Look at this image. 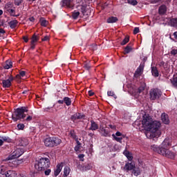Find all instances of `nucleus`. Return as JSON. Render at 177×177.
<instances>
[{"label":"nucleus","instance_id":"1","mask_svg":"<svg viewBox=\"0 0 177 177\" xmlns=\"http://www.w3.org/2000/svg\"><path fill=\"white\" fill-rule=\"evenodd\" d=\"M141 125L147 131L145 135L148 139H158L161 136V123L153 120L150 115L145 114L142 116Z\"/></svg>","mask_w":177,"mask_h":177},{"label":"nucleus","instance_id":"2","mask_svg":"<svg viewBox=\"0 0 177 177\" xmlns=\"http://www.w3.org/2000/svg\"><path fill=\"white\" fill-rule=\"evenodd\" d=\"M172 146V139L169 138H167L162 142L160 147L156 145H153L151 147V150L160 154L161 156H164L165 157H167V158H175V153L169 151V147Z\"/></svg>","mask_w":177,"mask_h":177},{"label":"nucleus","instance_id":"3","mask_svg":"<svg viewBox=\"0 0 177 177\" xmlns=\"http://www.w3.org/2000/svg\"><path fill=\"white\" fill-rule=\"evenodd\" d=\"M50 165V162L49 161V158H41L39 160L36 161L35 163V171L34 174H37V172H41L42 171H45L47 168H48Z\"/></svg>","mask_w":177,"mask_h":177},{"label":"nucleus","instance_id":"4","mask_svg":"<svg viewBox=\"0 0 177 177\" xmlns=\"http://www.w3.org/2000/svg\"><path fill=\"white\" fill-rule=\"evenodd\" d=\"M26 113H28V109L26 106H21L17 108L12 115V119L15 122L19 121V120H24L26 117Z\"/></svg>","mask_w":177,"mask_h":177},{"label":"nucleus","instance_id":"5","mask_svg":"<svg viewBox=\"0 0 177 177\" xmlns=\"http://www.w3.org/2000/svg\"><path fill=\"white\" fill-rule=\"evenodd\" d=\"M24 153V149L21 147L17 148L11 155L8 156V160H15V158H19L20 156L23 155Z\"/></svg>","mask_w":177,"mask_h":177},{"label":"nucleus","instance_id":"6","mask_svg":"<svg viewBox=\"0 0 177 177\" xmlns=\"http://www.w3.org/2000/svg\"><path fill=\"white\" fill-rule=\"evenodd\" d=\"M161 96V92L158 89H152L150 91V99L151 100H156V99L160 98Z\"/></svg>","mask_w":177,"mask_h":177},{"label":"nucleus","instance_id":"7","mask_svg":"<svg viewBox=\"0 0 177 177\" xmlns=\"http://www.w3.org/2000/svg\"><path fill=\"white\" fill-rule=\"evenodd\" d=\"M12 81H13V77L10 76L7 80H3L2 84L3 88H10L12 86Z\"/></svg>","mask_w":177,"mask_h":177},{"label":"nucleus","instance_id":"8","mask_svg":"<svg viewBox=\"0 0 177 177\" xmlns=\"http://www.w3.org/2000/svg\"><path fill=\"white\" fill-rule=\"evenodd\" d=\"M144 68H145V66H143V64H140L138 67V68L136 69V71L134 73L135 78H139V77H140V75H142Z\"/></svg>","mask_w":177,"mask_h":177},{"label":"nucleus","instance_id":"9","mask_svg":"<svg viewBox=\"0 0 177 177\" xmlns=\"http://www.w3.org/2000/svg\"><path fill=\"white\" fill-rule=\"evenodd\" d=\"M21 175H25V174H20L17 176V173L13 170H8L5 173L6 177H19V176H21Z\"/></svg>","mask_w":177,"mask_h":177},{"label":"nucleus","instance_id":"10","mask_svg":"<svg viewBox=\"0 0 177 177\" xmlns=\"http://www.w3.org/2000/svg\"><path fill=\"white\" fill-rule=\"evenodd\" d=\"M73 0H62L61 1L62 6H66V8H73Z\"/></svg>","mask_w":177,"mask_h":177},{"label":"nucleus","instance_id":"11","mask_svg":"<svg viewBox=\"0 0 177 177\" xmlns=\"http://www.w3.org/2000/svg\"><path fill=\"white\" fill-rule=\"evenodd\" d=\"M161 121L163 122V124L168 125V124H169V118L168 117V115L165 113H162Z\"/></svg>","mask_w":177,"mask_h":177},{"label":"nucleus","instance_id":"12","mask_svg":"<svg viewBox=\"0 0 177 177\" xmlns=\"http://www.w3.org/2000/svg\"><path fill=\"white\" fill-rule=\"evenodd\" d=\"M62 169H63V163H59L57 165L56 169L54 171L55 176H57L60 172H62Z\"/></svg>","mask_w":177,"mask_h":177},{"label":"nucleus","instance_id":"13","mask_svg":"<svg viewBox=\"0 0 177 177\" xmlns=\"http://www.w3.org/2000/svg\"><path fill=\"white\" fill-rule=\"evenodd\" d=\"M44 145L47 147H53V142L52 137L47 138L44 140Z\"/></svg>","mask_w":177,"mask_h":177},{"label":"nucleus","instance_id":"14","mask_svg":"<svg viewBox=\"0 0 177 177\" xmlns=\"http://www.w3.org/2000/svg\"><path fill=\"white\" fill-rule=\"evenodd\" d=\"M53 139V147L54 146H59L62 143V140H60L59 138L56 137H52Z\"/></svg>","mask_w":177,"mask_h":177},{"label":"nucleus","instance_id":"15","mask_svg":"<svg viewBox=\"0 0 177 177\" xmlns=\"http://www.w3.org/2000/svg\"><path fill=\"white\" fill-rule=\"evenodd\" d=\"M123 154L127 157L129 161H132L133 160V156H132V153H131L129 151L124 150Z\"/></svg>","mask_w":177,"mask_h":177},{"label":"nucleus","instance_id":"16","mask_svg":"<svg viewBox=\"0 0 177 177\" xmlns=\"http://www.w3.org/2000/svg\"><path fill=\"white\" fill-rule=\"evenodd\" d=\"M28 145V140L27 138H21L19 140V145L22 147H26Z\"/></svg>","mask_w":177,"mask_h":177},{"label":"nucleus","instance_id":"17","mask_svg":"<svg viewBox=\"0 0 177 177\" xmlns=\"http://www.w3.org/2000/svg\"><path fill=\"white\" fill-rule=\"evenodd\" d=\"M82 118H84V115L81 113H75L71 116V120H73V121H75V120H81Z\"/></svg>","mask_w":177,"mask_h":177},{"label":"nucleus","instance_id":"18","mask_svg":"<svg viewBox=\"0 0 177 177\" xmlns=\"http://www.w3.org/2000/svg\"><path fill=\"white\" fill-rule=\"evenodd\" d=\"M17 24H19V21L16 19L8 22V26H10V28H16L17 27Z\"/></svg>","mask_w":177,"mask_h":177},{"label":"nucleus","instance_id":"19","mask_svg":"<svg viewBox=\"0 0 177 177\" xmlns=\"http://www.w3.org/2000/svg\"><path fill=\"white\" fill-rule=\"evenodd\" d=\"M151 74L153 77H158L160 75V73H158V70L157 69V67L152 66L151 67Z\"/></svg>","mask_w":177,"mask_h":177},{"label":"nucleus","instance_id":"20","mask_svg":"<svg viewBox=\"0 0 177 177\" xmlns=\"http://www.w3.org/2000/svg\"><path fill=\"white\" fill-rule=\"evenodd\" d=\"M91 124L90 127L91 131H96V129H99V126L97 125V124H96V122H95V121L91 120Z\"/></svg>","mask_w":177,"mask_h":177},{"label":"nucleus","instance_id":"21","mask_svg":"<svg viewBox=\"0 0 177 177\" xmlns=\"http://www.w3.org/2000/svg\"><path fill=\"white\" fill-rule=\"evenodd\" d=\"M101 133L103 136H110V131H109V130L104 127L101 128Z\"/></svg>","mask_w":177,"mask_h":177},{"label":"nucleus","instance_id":"22","mask_svg":"<svg viewBox=\"0 0 177 177\" xmlns=\"http://www.w3.org/2000/svg\"><path fill=\"white\" fill-rule=\"evenodd\" d=\"M133 168H135V164L133 163H127L124 166V169L127 171H131Z\"/></svg>","mask_w":177,"mask_h":177},{"label":"nucleus","instance_id":"23","mask_svg":"<svg viewBox=\"0 0 177 177\" xmlns=\"http://www.w3.org/2000/svg\"><path fill=\"white\" fill-rule=\"evenodd\" d=\"M169 24L171 27H175L176 28H177V18H173L170 19Z\"/></svg>","mask_w":177,"mask_h":177},{"label":"nucleus","instance_id":"24","mask_svg":"<svg viewBox=\"0 0 177 177\" xmlns=\"http://www.w3.org/2000/svg\"><path fill=\"white\" fill-rule=\"evenodd\" d=\"M167 12V6L162 5L160 6L159 8V14L160 15H165V13H166Z\"/></svg>","mask_w":177,"mask_h":177},{"label":"nucleus","instance_id":"25","mask_svg":"<svg viewBox=\"0 0 177 177\" xmlns=\"http://www.w3.org/2000/svg\"><path fill=\"white\" fill-rule=\"evenodd\" d=\"M12 61L7 60L6 62V64L3 65V68L6 70H9V68H10L12 67Z\"/></svg>","mask_w":177,"mask_h":177},{"label":"nucleus","instance_id":"26","mask_svg":"<svg viewBox=\"0 0 177 177\" xmlns=\"http://www.w3.org/2000/svg\"><path fill=\"white\" fill-rule=\"evenodd\" d=\"M4 142H9V137L0 136V146H2Z\"/></svg>","mask_w":177,"mask_h":177},{"label":"nucleus","instance_id":"27","mask_svg":"<svg viewBox=\"0 0 177 177\" xmlns=\"http://www.w3.org/2000/svg\"><path fill=\"white\" fill-rule=\"evenodd\" d=\"M71 169L68 167H65L64 169V176H68Z\"/></svg>","mask_w":177,"mask_h":177},{"label":"nucleus","instance_id":"28","mask_svg":"<svg viewBox=\"0 0 177 177\" xmlns=\"http://www.w3.org/2000/svg\"><path fill=\"white\" fill-rule=\"evenodd\" d=\"M64 103L66 104V106H71V99L68 97H64Z\"/></svg>","mask_w":177,"mask_h":177},{"label":"nucleus","instance_id":"29","mask_svg":"<svg viewBox=\"0 0 177 177\" xmlns=\"http://www.w3.org/2000/svg\"><path fill=\"white\" fill-rule=\"evenodd\" d=\"M118 20V19H117V17H111L108 18L107 23H115V21H117Z\"/></svg>","mask_w":177,"mask_h":177},{"label":"nucleus","instance_id":"30","mask_svg":"<svg viewBox=\"0 0 177 177\" xmlns=\"http://www.w3.org/2000/svg\"><path fill=\"white\" fill-rule=\"evenodd\" d=\"M25 76H26V71H21L19 72V74L16 75V78H18L19 80H20V78H23V77H25Z\"/></svg>","mask_w":177,"mask_h":177},{"label":"nucleus","instance_id":"31","mask_svg":"<svg viewBox=\"0 0 177 177\" xmlns=\"http://www.w3.org/2000/svg\"><path fill=\"white\" fill-rule=\"evenodd\" d=\"M0 174L1 175H5V174H6V167L3 165L0 166Z\"/></svg>","mask_w":177,"mask_h":177},{"label":"nucleus","instance_id":"32","mask_svg":"<svg viewBox=\"0 0 177 177\" xmlns=\"http://www.w3.org/2000/svg\"><path fill=\"white\" fill-rule=\"evenodd\" d=\"M145 88H146V84H142L138 89V93H142L143 91H145Z\"/></svg>","mask_w":177,"mask_h":177},{"label":"nucleus","instance_id":"33","mask_svg":"<svg viewBox=\"0 0 177 177\" xmlns=\"http://www.w3.org/2000/svg\"><path fill=\"white\" fill-rule=\"evenodd\" d=\"M40 24L42 27H46V26H48V21H46L44 18L40 19Z\"/></svg>","mask_w":177,"mask_h":177},{"label":"nucleus","instance_id":"34","mask_svg":"<svg viewBox=\"0 0 177 177\" xmlns=\"http://www.w3.org/2000/svg\"><path fill=\"white\" fill-rule=\"evenodd\" d=\"M171 82L175 88H177V77H173V79L171 80Z\"/></svg>","mask_w":177,"mask_h":177},{"label":"nucleus","instance_id":"35","mask_svg":"<svg viewBox=\"0 0 177 177\" xmlns=\"http://www.w3.org/2000/svg\"><path fill=\"white\" fill-rule=\"evenodd\" d=\"M113 138L116 140V142H119V143H122V137H117L115 134H112Z\"/></svg>","mask_w":177,"mask_h":177},{"label":"nucleus","instance_id":"36","mask_svg":"<svg viewBox=\"0 0 177 177\" xmlns=\"http://www.w3.org/2000/svg\"><path fill=\"white\" fill-rule=\"evenodd\" d=\"M36 42H38V37H37V35H33L32 39H31V44H34Z\"/></svg>","mask_w":177,"mask_h":177},{"label":"nucleus","instance_id":"37","mask_svg":"<svg viewBox=\"0 0 177 177\" xmlns=\"http://www.w3.org/2000/svg\"><path fill=\"white\" fill-rule=\"evenodd\" d=\"M131 52H132V47L127 46L125 48H124V54H128V53H131Z\"/></svg>","mask_w":177,"mask_h":177},{"label":"nucleus","instance_id":"38","mask_svg":"<svg viewBox=\"0 0 177 177\" xmlns=\"http://www.w3.org/2000/svg\"><path fill=\"white\" fill-rule=\"evenodd\" d=\"M7 12H8V13L10 14L11 16H13L14 17H15L16 16V14H15V10L14 9H12V8H8L7 10Z\"/></svg>","mask_w":177,"mask_h":177},{"label":"nucleus","instance_id":"39","mask_svg":"<svg viewBox=\"0 0 177 177\" xmlns=\"http://www.w3.org/2000/svg\"><path fill=\"white\" fill-rule=\"evenodd\" d=\"M129 42V37L127 36L121 42V45H127Z\"/></svg>","mask_w":177,"mask_h":177},{"label":"nucleus","instance_id":"40","mask_svg":"<svg viewBox=\"0 0 177 177\" xmlns=\"http://www.w3.org/2000/svg\"><path fill=\"white\" fill-rule=\"evenodd\" d=\"M127 2L129 5H133V6L138 5V1L136 0H127Z\"/></svg>","mask_w":177,"mask_h":177},{"label":"nucleus","instance_id":"41","mask_svg":"<svg viewBox=\"0 0 177 177\" xmlns=\"http://www.w3.org/2000/svg\"><path fill=\"white\" fill-rule=\"evenodd\" d=\"M78 16H80V12L78 11H75L72 15V17L75 20L78 19Z\"/></svg>","mask_w":177,"mask_h":177},{"label":"nucleus","instance_id":"42","mask_svg":"<svg viewBox=\"0 0 177 177\" xmlns=\"http://www.w3.org/2000/svg\"><path fill=\"white\" fill-rule=\"evenodd\" d=\"M107 95H108V96H113V97H114V99H117V95H115V94H114V92H113V91H108Z\"/></svg>","mask_w":177,"mask_h":177},{"label":"nucleus","instance_id":"43","mask_svg":"<svg viewBox=\"0 0 177 177\" xmlns=\"http://www.w3.org/2000/svg\"><path fill=\"white\" fill-rule=\"evenodd\" d=\"M17 127L18 129L23 131V129H24V127L26 126L24 124H18Z\"/></svg>","mask_w":177,"mask_h":177},{"label":"nucleus","instance_id":"44","mask_svg":"<svg viewBox=\"0 0 177 177\" xmlns=\"http://www.w3.org/2000/svg\"><path fill=\"white\" fill-rule=\"evenodd\" d=\"M92 169V166H91L90 165L83 167V171H88V169Z\"/></svg>","mask_w":177,"mask_h":177},{"label":"nucleus","instance_id":"45","mask_svg":"<svg viewBox=\"0 0 177 177\" xmlns=\"http://www.w3.org/2000/svg\"><path fill=\"white\" fill-rule=\"evenodd\" d=\"M170 54H171L173 56H176L177 55V50L174 48L170 51Z\"/></svg>","mask_w":177,"mask_h":177},{"label":"nucleus","instance_id":"46","mask_svg":"<svg viewBox=\"0 0 177 177\" xmlns=\"http://www.w3.org/2000/svg\"><path fill=\"white\" fill-rule=\"evenodd\" d=\"M0 27H6V24H5V20L0 19Z\"/></svg>","mask_w":177,"mask_h":177},{"label":"nucleus","instance_id":"47","mask_svg":"<svg viewBox=\"0 0 177 177\" xmlns=\"http://www.w3.org/2000/svg\"><path fill=\"white\" fill-rule=\"evenodd\" d=\"M133 175H135V176H138V175H140V171H139V170H133Z\"/></svg>","mask_w":177,"mask_h":177},{"label":"nucleus","instance_id":"48","mask_svg":"<svg viewBox=\"0 0 177 177\" xmlns=\"http://www.w3.org/2000/svg\"><path fill=\"white\" fill-rule=\"evenodd\" d=\"M84 68H86V70H89V68H91V64L89 62H87L84 64Z\"/></svg>","mask_w":177,"mask_h":177},{"label":"nucleus","instance_id":"49","mask_svg":"<svg viewBox=\"0 0 177 177\" xmlns=\"http://www.w3.org/2000/svg\"><path fill=\"white\" fill-rule=\"evenodd\" d=\"M84 157H85V155L84 154L78 155V158L80 160V161H84Z\"/></svg>","mask_w":177,"mask_h":177},{"label":"nucleus","instance_id":"50","mask_svg":"<svg viewBox=\"0 0 177 177\" xmlns=\"http://www.w3.org/2000/svg\"><path fill=\"white\" fill-rule=\"evenodd\" d=\"M81 11L82 13H85L86 12V7L85 6H81Z\"/></svg>","mask_w":177,"mask_h":177},{"label":"nucleus","instance_id":"51","mask_svg":"<svg viewBox=\"0 0 177 177\" xmlns=\"http://www.w3.org/2000/svg\"><path fill=\"white\" fill-rule=\"evenodd\" d=\"M74 149L76 152H78L80 151V149H81V145H76Z\"/></svg>","mask_w":177,"mask_h":177},{"label":"nucleus","instance_id":"52","mask_svg":"<svg viewBox=\"0 0 177 177\" xmlns=\"http://www.w3.org/2000/svg\"><path fill=\"white\" fill-rule=\"evenodd\" d=\"M23 2V0H17L15 1V5H17V6H20L21 3Z\"/></svg>","mask_w":177,"mask_h":177},{"label":"nucleus","instance_id":"53","mask_svg":"<svg viewBox=\"0 0 177 177\" xmlns=\"http://www.w3.org/2000/svg\"><path fill=\"white\" fill-rule=\"evenodd\" d=\"M134 125H136L137 127H140V125H142V124H140V121L136 120L134 122Z\"/></svg>","mask_w":177,"mask_h":177},{"label":"nucleus","instance_id":"54","mask_svg":"<svg viewBox=\"0 0 177 177\" xmlns=\"http://www.w3.org/2000/svg\"><path fill=\"white\" fill-rule=\"evenodd\" d=\"M32 120V116L31 115H28L26 119H25V121H31Z\"/></svg>","mask_w":177,"mask_h":177},{"label":"nucleus","instance_id":"55","mask_svg":"<svg viewBox=\"0 0 177 177\" xmlns=\"http://www.w3.org/2000/svg\"><path fill=\"white\" fill-rule=\"evenodd\" d=\"M44 174H45V175H46V176H48V175H49L50 174V169H46V170H44Z\"/></svg>","mask_w":177,"mask_h":177},{"label":"nucleus","instance_id":"56","mask_svg":"<svg viewBox=\"0 0 177 177\" xmlns=\"http://www.w3.org/2000/svg\"><path fill=\"white\" fill-rule=\"evenodd\" d=\"M139 32V28L136 27L134 28L133 34H138Z\"/></svg>","mask_w":177,"mask_h":177},{"label":"nucleus","instance_id":"57","mask_svg":"<svg viewBox=\"0 0 177 177\" xmlns=\"http://www.w3.org/2000/svg\"><path fill=\"white\" fill-rule=\"evenodd\" d=\"M115 136H122V133H121V132L120 131H117L115 134Z\"/></svg>","mask_w":177,"mask_h":177},{"label":"nucleus","instance_id":"58","mask_svg":"<svg viewBox=\"0 0 177 177\" xmlns=\"http://www.w3.org/2000/svg\"><path fill=\"white\" fill-rule=\"evenodd\" d=\"M41 40L42 41H49V36H45Z\"/></svg>","mask_w":177,"mask_h":177},{"label":"nucleus","instance_id":"59","mask_svg":"<svg viewBox=\"0 0 177 177\" xmlns=\"http://www.w3.org/2000/svg\"><path fill=\"white\" fill-rule=\"evenodd\" d=\"M23 39H24V42H28V37L24 36V37H23Z\"/></svg>","mask_w":177,"mask_h":177},{"label":"nucleus","instance_id":"60","mask_svg":"<svg viewBox=\"0 0 177 177\" xmlns=\"http://www.w3.org/2000/svg\"><path fill=\"white\" fill-rule=\"evenodd\" d=\"M58 103H59V104H63L64 103V100H58Z\"/></svg>","mask_w":177,"mask_h":177},{"label":"nucleus","instance_id":"61","mask_svg":"<svg viewBox=\"0 0 177 177\" xmlns=\"http://www.w3.org/2000/svg\"><path fill=\"white\" fill-rule=\"evenodd\" d=\"M93 91H88V95H89V96H93Z\"/></svg>","mask_w":177,"mask_h":177},{"label":"nucleus","instance_id":"62","mask_svg":"<svg viewBox=\"0 0 177 177\" xmlns=\"http://www.w3.org/2000/svg\"><path fill=\"white\" fill-rule=\"evenodd\" d=\"M30 21H34L35 20V19L34 18V17H31L29 18Z\"/></svg>","mask_w":177,"mask_h":177},{"label":"nucleus","instance_id":"63","mask_svg":"<svg viewBox=\"0 0 177 177\" xmlns=\"http://www.w3.org/2000/svg\"><path fill=\"white\" fill-rule=\"evenodd\" d=\"M0 34H5V30L2 28H0Z\"/></svg>","mask_w":177,"mask_h":177},{"label":"nucleus","instance_id":"64","mask_svg":"<svg viewBox=\"0 0 177 177\" xmlns=\"http://www.w3.org/2000/svg\"><path fill=\"white\" fill-rule=\"evenodd\" d=\"M175 39H177V31L174 33Z\"/></svg>","mask_w":177,"mask_h":177}]
</instances>
